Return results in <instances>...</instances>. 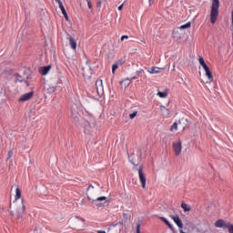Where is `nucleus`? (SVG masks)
I'll return each mask as SVG.
<instances>
[{"label":"nucleus","instance_id":"nucleus-13","mask_svg":"<svg viewBox=\"0 0 233 233\" xmlns=\"http://www.w3.org/2000/svg\"><path fill=\"white\" fill-rule=\"evenodd\" d=\"M228 226V224H227L223 219H218L215 222V227L217 228H227Z\"/></svg>","mask_w":233,"mask_h":233},{"label":"nucleus","instance_id":"nucleus-31","mask_svg":"<svg viewBox=\"0 0 233 233\" xmlns=\"http://www.w3.org/2000/svg\"><path fill=\"white\" fill-rule=\"evenodd\" d=\"M76 112H79V110H77V105H73L71 106V114H76Z\"/></svg>","mask_w":233,"mask_h":233},{"label":"nucleus","instance_id":"nucleus-2","mask_svg":"<svg viewBox=\"0 0 233 233\" xmlns=\"http://www.w3.org/2000/svg\"><path fill=\"white\" fill-rule=\"evenodd\" d=\"M69 223L71 228L74 230H83L86 225L85 218H81L80 217L70 218Z\"/></svg>","mask_w":233,"mask_h":233},{"label":"nucleus","instance_id":"nucleus-16","mask_svg":"<svg viewBox=\"0 0 233 233\" xmlns=\"http://www.w3.org/2000/svg\"><path fill=\"white\" fill-rule=\"evenodd\" d=\"M12 69H5L4 70V72L2 73L3 77H5V79H6L7 81H10V76H12Z\"/></svg>","mask_w":233,"mask_h":233},{"label":"nucleus","instance_id":"nucleus-21","mask_svg":"<svg viewBox=\"0 0 233 233\" xmlns=\"http://www.w3.org/2000/svg\"><path fill=\"white\" fill-rule=\"evenodd\" d=\"M147 72L149 74H159V72H161V68L156 67V66H152V67L147 69Z\"/></svg>","mask_w":233,"mask_h":233},{"label":"nucleus","instance_id":"nucleus-55","mask_svg":"<svg viewBox=\"0 0 233 233\" xmlns=\"http://www.w3.org/2000/svg\"><path fill=\"white\" fill-rule=\"evenodd\" d=\"M56 1V3H57V0H55Z\"/></svg>","mask_w":233,"mask_h":233},{"label":"nucleus","instance_id":"nucleus-46","mask_svg":"<svg viewBox=\"0 0 233 233\" xmlns=\"http://www.w3.org/2000/svg\"><path fill=\"white\" fill-rule=\"evenodd\" d=\"M202 67H203V69L205 70V69L208 68V66L207 63H206V64L202 65Z\"/></svg>","mask_w":233,"mask_h":233},{"label":"nucleus","instance_id":"nucleus-26","mask_svg":"<svg viewBox=\"0 0 233 233\" xmlns=\"http://www.w3.org/2000/svg\"><path fill=\"white\" fill-rule=\"evenodd\" d=\"M181 208H183L184 212H190V207L185 202L181 204Z\"/></svg>","mask_w":233,"mask_h":233},{"label":"nucleus","instance_id":"nucleus-25","mask_svg":"<svg viewBox=\"0 0 233 233\" xmlns=\"http://www.w3.org/2000/svg\"><path fill=\"white\" fill-rule=\"evenodd\" d=\"M71 117H72L73 121L77 123V121H79V112L71 114Z\"/></svg>","mask_w":233,"mask_h":233},{"label":"nucleus","instance_id":"nucleus-49","mask_svg":"<svg viewBox=\"0 0 233 233\" xmlns=\"http://www.w3.org/2000/svg\"><path fill=\"white\" fill-rule=\"evenodd\" d=\"M97 233H106L105 230H97Z\"/></svg>","mask_w":233,"mask_h":233},{"label":"nucleus","instance_id":"nucleus-43","mask_svg":"<svg viewBox=\"0 0 233 233\" xmlns=\"http://www.w3.org/2000/svg\"><path fill=\"white\" fill-rule=\"evenodd\" d=\"M137 233H141V225H137Z\"/></svg>","mask_w":233,"mask_h":233},{"label":"nucleus","instance_id":"nucleus-9","mask_svg":"<svg viewBox=\"0 0 233 233\" xmlns=\"http://www.w3.org/2000/svg\"><path fill=\"white\" fill-rule=\"evenodd\" d=\"M32 97H34V91H31L29 93H25V94L22 95L21 97L18 99V101L20 103H23L25 101H30V99H32Z\"/></svg>","mask_w":233,"mask_h":233},{"label":"nucleus","instance_id":"nucleus-29","mask_svg":"<svg viewBox=\"0 0 233 233\" xmlns=\"http://www.w3.org/2000/svg\"><path fill=\"white\" fill-rule=\"evenodd\" d=\"M157 96H158L159 97L164 98V97H167V96H168V93H167V92H161V91H158V92H157Z\"/></svg>","mask_w":233,"mask_h":233},{"label":"nucleus","instance_id":"nucleus-34","mask_svg":"<svg viewBox=\"0 0 233 233\" xmlns=\"http://www.w3.org/2000/svg\"><path fill=\"white\" fill-rule=\"evenodd\" d=\"M117 68H119V66H117V64H113L112 66V72L113 74H116V70H117Z\"/></svg>","mask_w":233,"mask_h":233},{"label":"nucleus","instance_id":"nucleus-10","mask_svg":"<svg viewBox=\"0 0 233 233\" xmlns=\"http://www.w3.org/2000/svg\"><path fill=\"white\" fill-rule=\"evenodd\" d=\"M56 1L66 21H68V13H66V9H65V5H63V2L61 0H56Z\"/></svg>","mask_w":233,"mask_h":233},{"label":"nucleus","instance_id":"nucleus-8","mask_svg":"<svg viewBox=\"0 0 233 233\" xmlns=\"http://www.w3.org/2000/svg\"><path fill=\"white\" fill-rule=\"evenodd\" d=\"M173 150L176 156H179V154H181V150H183V147L181 146L180 139H178L177 142L173 144Z\"/></svg>","mask_w":233,"mask_h":233},{"label":"nucleus","instance_id":"nucleus-47","mask_svg":"<svg viewBox=\"0 0 233 233\" xmlns=\"http://www.w3.org/2000/svg\"><path fill=\"white\" fill-rule=\"evenodd\" d=\"M90 188H94V187L92 186V184H90L87 187V190H90Z\"/></svg>","mask_w":233,"mask_h":233},{"label":"nucleus","instance_id":"nucleus-40","mask_svg":"<svg viewBox=\"0 0 233 233\" xmlns=\"http://www.w3.org/2000/svg\"><path fill=\"white\" fill-rule=\"evenodd\" d=\"M139 76H137V73L133 74V76L131 77V81H134V79H137Z\"/></svg>","mask_w":233,"mask_h":233},{"label":"nucleus","instance_id":"nucleus-6","mask_svg":"<svg viewBox=\"0 0 233 233\" xmlns=\"http://www.w3.org/2000/svg\"><path fill=\"white\" fill-rule=\"evenodd\" d=\"M138 171V177L139 181L142 185V188H147V174H145V171L143 170V165L139 166Z\"/></svg>","mask_w":233,"mask_h":233},{"label":"nucleus","instance_id":"nucleus-36","mask_svg":"<svg viewBox=\"0 0 233 233\" xmlns=\"http://www.w3.org/2000/svg\"><path fill=\"white\" fill-rule=\"evenodd\" d=\"M12 156H14V151L13 150L8 151L6 161L11 159Z\"/></svg>","mask_w":233,"mask_h":233},{"label":"nucleus","instance_id":"nucleus-30","mask_svg":"<svg viewBox=\"0 0 233 233\" xmlns=\"http://www.w3.org/2000/svg\"><path fill=\"white\" fill-rule=\"evenodd\" d=\"M15 76L16 81H18V83H23V81H24L23 76L19 73L15 74Z\"/></svg>","mask_w":233,"mask_h":233},{"label":"nucleus","instance_id":"nucleus-17","mask_svg":"<svg viewBox=\"0 0 233 233\" xmlns=\"http://www.w3.org/2000/svg\"><path fill=\"white\" fill-rule=\"evenodd\" d=\"M84 77H91L92 76V67L89 66L88 68H82Z\"/></svg>","mask_w":233,"mask_h":233},{"label":"nucleus","instance_id":"nucleus-37","mask_svg":"<svg viewBox=\"0 0 233 233\" xmlns=\"http://www.w3.org/2000/svg\"><path fill=\"white\" fill-rule=\"evenodd\" d=\"M84 2L87 4L88 9L92 10V2L90 0H84Z\"/></svg>","mask_w":233,"mask_h":233},{"label":"nucleus","instance_id":"nucleus-4","mask_svg":"<svg viewBox=\"0 0 233 233\" xmlns=\"http://www.w3.org/2000/svg\"><path fill=\"white\" fill-rule=\"evenodd\" d=\"M128 159L134 166L135 170H137V167H139V164L141 163V153H131L130 155H128Z\"/></svg>","mask_w":233,"mask_h":233},{"label":"nucleus","instance_id":"nucleus-5","mask_svg":"<svg viewBox=\"0 0 233 233\" xmlns=\"http://www.w3.org/2000/svg\"><path fill=\"white\" fill-rule=\"evenodd\" d=\"M121 230H123V222L118 221V222H113L108 229L107 233H121Z\"/></svg>","mask_w":233,"mask_h":233},{"label":"nucleus","instance_id":"nucleus-11","mask_svg":"<svg viewBox=\"0 0 233 233\" xmlns=\"http://www.w3.org/2000/svg\"><path fill=\"white\" fill-rule=\"evenodd\" d=\"M170 218H171V219H173V221L176 223V225L178 226V228H183V221L181 220V218H179V216L171 215Z\"/></svg>","mask_w":233,"mask_h":233},{"label":"nucleus","instance_id":"nucleus-23","mask_svg":"<svg viewBox=\"0 0 233 233\" xmlns=\"http://www.w3.org/2000/svg\"><path fill=\"white\" fill-rule=\"evenodd\" d=\"M190 26H192V23L187 22V24L178 26L177 29L178 30H187V28H190Z\"/></svg>","mask_w":233,"mask_h":233},{"label":"nucleus","instance_id":"nucleus-19","mask_svg":"<svg viewBox=\"0 0 233 233\" xmlns=\"http://www.w3.org/2000/svg\"><path fill=\"white\" fill-rule=\"evenodd\" d=\"M206 72V76L209 81H214V76L212 75V71H210V67H207L204 69Z\"/></svg>","mask_w":233,"mask_h":233},{"label":"nucleus","instance_id":"nucleus-1","mask_svg":"<svg viewBox=\"0 0 233 233\" xmlns=\"http://www.w3.org/2000/svg\"><path fill=\"white\" fill-rule=\"evenodd\" d=\"M26 212V206L25 205V199H21V204L19 206H16L15 212L10 211V216L13 218L16 217L17 223H21V220L25 217V214Z\"/></svg>","mask_w":233,"mask_h":233},{"label":"nucleus","instance_id":"nucleus-14","mask_svg":"<svg viewBox=\"0 0 233 233\" xmlns=\"http://www.w3.org/2000/svg\"><path fill=\"white\" fill-rule=\"evenodd\" d=\"M51 68L52 66H42L40 67L39 72L42 76H46L50 72Z\"/></svg>","mask_w":233,"mask_h":233},{"label":"nucleus","instance_id":"nucleus-28","mask_svg":"<svg viewBox=\"0 0 233 233\" xmlns=\"http://www.w3.org/2000/svg\"><path fill=\"white\" fill-rule=\"evenodd\" d=\"M181 121L179 120L178 123L177 122H174L173 125L170 127V130H177V125H180Z\"/></svg>","mask_w":233,"mask_h":233},{"label":"nucleus","instance_id":"nucleus-52","mask_svg":"<svg viewBox=\"0 0 233 233\" xmlns=\"http://www.w3.org/2000/svg\"><path fill=\"white\" fill-rule=\"evenodd\" d=\"M148 2H149V5H151V3H152V0H148Z\"/></svg>","mask_w":233,"mask_h":233},{"label":"nucleus","instance_id":"nucleus-20","mask_svg":"<svg viewBox=\"0 0 233 233\" xmlns=\"http://www.w3.org/2000/svg\"><path fill=\"white\" fill-rule=\"evenodd\" d=\"M68 40H69V45H70L71 48L73 50H76L77 48V42H76V40L72 36H70L68 38Z\"/></svg>","mask_w":233,"mask_h":233},{"label":"nucleus","instance_id":"nucleus-51","mask_svg":"<svg viewBox=\"0 0 233 233\" xmlns=\"http://www.w3.org/2000/svg\"><path fill=\"white\" fill-rule=\"evenodd\" d=\"M25 85H26V86H30V82L25 81Z\"/></svg>","mask_w":233,"mask_h":233},{"label":"nucleus","instance_id":"nucleus-54","mask_svg":"<svg viewBox=\"0 0 233 233\" xmlns=\"http://www.w3.org/2000/svg\"><path fill=\"white\" fill-rule=\"evenodd\" d=\"M9 208H12V204H10Z\"/></svg>","mask_w":233,"mask_h":233},{"label":"nucleus","instance_id":"nucleus-35","mask_svg":"<svg viewBox=\"0 0 233 233\" xmlns=\"http://www.w3.org/2000/svg\"><path fill=\"white\" fill-rule=\"evenodd\" d=\"M161 219V221H163L166 225H170V222L168 221V219H167L165 217H160L159 218Z\"/></svg>","mask_w":233,"mask_h":233},{"label":"nucleus","instance_id":"nucleus-32","mask_svg":"<svg viewBox=\"0 0 233 233\" xmlns=\"http://www.w3.org/2000/svg\"><path fill=\"white\" fill-rule=\"evenodd\" d=\"M103 3H106V0H97V1H96V6H97V8H101Z\"/></svg>","mask_w":233,"mask_h":233},{"label":"nucleus","instance_id":"nucleus-15","mask_svg":"<svg viewBox=\"0 0 233 233\" xmlns=\"http://www.w3.org/2000/svg\"><path fill=\"white\" fill-rule=\"evenodd\" d=\"M96 88L97 93L99 94V92H103L104 87H103V80L102 79H97L96 81Z\"/></svg>","mask_w":233,"mask_h":233},{"label":"nucleus","instance_id":"nucleus-33","mask_svg":"<svg viewBox=\"0 0 233 233\" xmlns=\"http://www.w3.org/2000/svg\"><path fill=\"white\" fill-rule=\"evenodd\" d=\"M226 228H228V233H233V225L230 223H228V226H226Z\"/></svg>","mask_w":233,"mask_h":233},{"label":"nucleus","instance_id":"nucleus-7","mask_svg":"<svg viewBox=\"0 0 233 233\" xmlns=\"http://www.w3.org/2000/svg\"><path fill=\"white\" fill-rule=\"evenodd\" d=\"M87 199L96 205L97 208H101L102 207H105V203H102V201H106V197H99L96 199H92L90 197H87Z\"/></svg>","mask_w":233,"mask_h":233},{"label":"nucleus","instance_id":"nucleus-18","mask_svg":"<svg viewBox=\"0 0 233 233\" xmlns=\"http://www.w3.org/2000/svg\"><path fill=\"white\" fill-rule=\"evenodd\" d=\"M131 81H132L131 78H125V79L121 80L120 85H122V86H124V88H128V86H130Z\"/></svg>","mask_w":233,"mask_h":233},{"label":"nucleus","instance_id":"nucleus-42","mask_svg":"<svg viewBox=\"0 0 233 233\" xmlns=\"http://www.w3.org/2000/svg\"><path fill=\"white\" fill-rule=\"evenodd\" d=\"M125 39H128V35H124L121 36L120 41H125Z\"/></svg>","mask_w":233,"mask_h":233},{"label":"nucleus","instance_id":"nucleus-3","mask_svg":"<svg viewBox=\"0 0 233 233\" xmlns=\"http://www.w3.org/2000/svg\"><path fill=\"white\" fill-rule=\"evenodd\" d=\"M219 15V0H213L210 12V21L212 25H216L218 16Z\"/></svg>","mask_w":233,"mask_h":233},{"label":"nucleus","instance_id":"nucleus-50","mask_svg":"<svg viewBox=\"0 0 233 233\" xmlns=\"http://www.w3.org/2000/svg\"><path fill=\"white\" fill-rule=\"evenodd\" d=\"M231 17H232V28H233V11L231 13ZM232 35H233V33H232Z\"/></svg>","mask_w":233,"mask_h":233},{"label":"nucleus","instance_id":"nucleus-41","mask_svg":"<svg viewBox=\"0 0 233 233\" xmlns=\"http://www.w3.org/2000/svg\"><path fill=\"white\" fill-rule=\"evenodd\" d=\"M136 73H137V76H139L140 74H145V70L139 69V70H137Z\"/></svg>","mask_w":233,"mask_h":233},{"label":"nucleus","instance_id":"nucleus-53","mask_svg":"<svg viewBox=\"0 0 233 233\" xmlns=\"http://www.w3.org/2000/svg\"><path fill=\"white\" fill-rule=\"evenodd\" d=\"M27 79H32V77H30V76H27Z\"/></svg>","mask_w":233,"mask_h":233},{"label":"nucleus","instance_id":"nucleus-12","mask_svg":"<svg viewBox=\"0 0 233 233\" xmlns=\"http://www.w3.org/2000/svg\"><path fill=\"white\" fill-rule=\"evenodd\" d=\"M160 111L163 117H170L172 116L170 109L165 107V106H160Z\"/></svg>","mask_w":233,"mask_h":233},{"label":"nucleus","instance_id":"nucleus-48","mask_svg":"<svg viewBox=\"0 0 233 233\" xmlns=\"http://www.w3.org/2000/svg\"><path fill=\"white\" fill-rule=\"evenodd\" d=\"M167 227H169V228H170L171 230H174V228H172V224L169 223V225H167Z\"/></svg>","mask_w":233,"mask_h":233},{"label":"nucleus","instance_id":"nucleus-27","mask_svg":"<svg viewBox=\"0 0 233 233\" xmlns=\"http://www.w3.org/2000/svg\"><path fill=\"white\" fill-rule=\"evenodd\" d=\"M15 201H17V199H21V188L16 187L15 189Z\"/></svg>","mask_w":233,"mask_h":233},{"label":"nucleus","instance_id":"nucleus-45","mask_svg":"<svg viewBox=\"0 0 233 233\" xmlns=\"http://www.w3.org/2000/svg\"><path fill=\"white\" fill-rule=\"evenodd\" d=\"M123 6H125V4H122L121 5L118 6V10L121 11L123 10Z\"/></svg>","mask_w":233,"mask_h":233},{"label":"nucleus","instance_id":"nucleus-38","mask_svg":"<svg viewBox=\"0 0 233 233\" xmlns=\"http://www.w3.org/2000/svg\"><path fill=\"white\" fill-rule=\"evenodd\" d=\"M198 62H199V65L202 66V65H205L206 63H205V59L203 58V56H200L199 58H198Z\"/></svg>","mask_w":233,"mask_h":233},{"label":"nucleus","instance_id":"nucleus-24","mask_svg":"<svg viewBox=\"0 0 233 233\" xmlns=\"http://www.w3.org/2000/svg\"><path fill=\"white\" fill-rule=\"evenodd\" d=\"M56 90H57V86H48V87L46 88L47 94H54Z\"/></svg>","mask_w":233,"mask_h":233},{"label":"nucleus","instance_id":"nucleus-22","mask_svg":"<svg viewBox=\"0 0 233 233\" xmlns=\"http://www.w3.org/2000/svg\"><path fill=\"white\" fill-rule=\"evenodd\" d=\"M172 37L173 39L179 41V39H181V33H179V30H174L172 33Z\"/></svg>","mask_w":233,"mask_h":233},{"label":"nucleus","instance_id":"nucleus-44","mask_svg":"<svg viewBox=\"0 0 233 233\" xmlns=\"http://www.w3.org/2000/svg\"><path fill=\"white\" fill-rule=\"evenodd\" d=\"M115 64H116L118 66H121V65H123V60H118Z\"/></svg>","mask_w":233,"mask_h":233},{"label":"nucleus","instance_id":"nucleus-39","mask_svg":"<svg viewBox=\"0 0 233 233\" xmlns=\"http://www.w3.org/2000/svg\"><path fill=\"white\" fill-rule=\"evenodd\" d=\"M137 116V111H134L132 114L129 115L130 119H134Z\"/></svg>","mask_w":233,"mask_h":233}]
</instances>
